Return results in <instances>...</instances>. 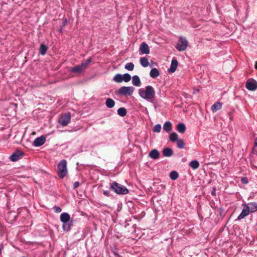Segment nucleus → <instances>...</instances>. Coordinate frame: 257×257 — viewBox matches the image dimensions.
<instances>
[{
    "mask_svg": "<svg viewBox=\"0 0 257 257\" xmlns=\"http://www.w3.org/2000/svg\"><path fill=\"white\" fill-rule=\"evenodd\" d=\"M149 156L153 159H158L160 156V153L157 149L152 150L149 154Z\"/></svg>",
    "mask_w": 257,
    "mask_h": 257,
    "instance_id": "nucleus-16",
    "label": "nucleus"
},
{
    "mask_svg": "<svg viewBox=\"0 0 257 257\" xmlns=\"http://www.w3.org/2000/svg\"><path fill=\"white\" fill-rule=\"evenodd\" d=\"M254 147H257V137L255 139Z\"/></svg>",
    "mask_w": 257,
    "mask_h": 257,
    "instance_id": "nucleus-43",
    "label": "nucleus"
},
{
    "mask_svg": "<svg viewBox=\"0 0 257 257\" xmlns=\"http://www.w3.org/2000/svg\"><path fill=\"white\" fill-rule=\"evenodd\" d=\"M132 83L136 86H140L141 84V80L138 75H134L132 77Z\"/></svg>",
    "mask_w": 257,
    "mask_h": 257,
    "instance_id": "nucleus-21",
    "label": "nucleus"
},
{
    "mask_svg": "<svg viewBox=\"0 0 257 257\" xmlns=\"http://www.w3.org/2000/svg\"><path fill=\"white\" fill-rule=\"evenodd\" d=\"M161 130V125L160 124H156L153 128V132L156 133H160Z\"/></svg>",
    "mask_w": 257,
    "mask_h": 257,
    "instance_id": "nucleus-36",
    "label": "nucleus"
},
{
    "mask_svg": "<svg viewBox=\"0 0 257 257\" xmlns=\"http://www.w3.org/2000/svg\"><path fill=\"white\" fill-rule=\"evenodd\" d=\"M47 50H48V47L46 45H45L43 44H41L40 47V50H39V52L41 55H44L46 54Z\"/></svg>",
    "mask_w": 257,
    "mask_h": 257,
    "instance_id": "nucleus-29",
    "label": "nucleus"
},
{
    "mask_svg": "<svg viewBox=\"0 0 257 257\" xmlns=\"http://www.w3.org/2000/svg\"><path fill=\"white\" fill-rule=\"evenodd\" d=\"M246 205L248 206L250 213L255 212L257 210V203L255 202L248 203Z\"/></svg>",
    "mask_w": 257,
    "mask_h": 257,
    "instance_id": "nucleus-15",
    "label": "nucleus"
},
{
    "mask_svg": "<svg viewBox=\"0 0 257 257\" xmlns=\"http://www.w3.org/2000/svg\"><path fill=\"white\" fill-rule=\"evenodd\" d=\"M140 63L141 65L144 67H147L149 64L148 59L145 57H141L140 58Z\"/></svg>",
    "mask_w": 257,
    "mask_h": 257,
    "instance_id": "nucleus-28",
    "label": "nucleus"
},
{
    "mask_svg": "<svg viewBox=\"0 0 257 257\" xmlns=\"http://www.w3.org/2000/svg\"><path fill=\"white\" fill-rule=\"evenodd\" d=\"M113 80L117 83H121L123 81L122 75L120 74H116L113 78Z\"/></svg>",
    "mask_w": 257,
    "mask_h": 257,
    "instance_id": "nucleus-30",
    "label": "nucleus"
},
{
    "mask_svg": "<svg viewBox=\"0 0 257 257\" xmlns=\"http://www.w3.org/2000/svg\"><path fill=\"white\" fill-rule=\"evenodd\" d=\"M23 156V153L21 152H16L10 157V159L12 161L16 162L22 158Z\"/></svg>",
    "mask_w": 257,
    "mask_h": 257,
    "instance_id": "nucleus-12",
    "label": "nucleus"
},
{
    "mask_svg": "<svg viewBox=\"0 0 257 257\" xmlns=\"http://www.w3.org/2000/svg\"><path fill=\"white\" fill-rule=\"evenodd\" d=\"M45 137L43 136H41L40 137H38L35 139L33 142V145L35 147H40L45 143Z\"/></svg>",
    "mask_w": 257,
    "mask_h": 257,
    "instance_id": "nucleus-10",
    "label": "nucleus"
},
{
    "mask_svg": "<svg viewBox=\"0 0 257 257\" xmlns=\"http://www.w3.org/2000/svg\"><path fill=\"white\" fill-rule=\"evenodd\" d=\"M71 119V113L67 112L66 114L61 116L59 119V123L62 126H66L68 123L70 121Z\"/></svg>",
    "mask_w": 257,
    "mask_h": 257,
    "instance_id": "nucleus-7",
    "label": "nucleus"
},
{
    "mask_svg": "<svg viewBox=\"0 0 257 257\" xmlns=\"http://www.w3.org/2000/svg\"><path fill=\"white\" fill-rule=\"evenodd\" d=\"M117 114L121 117H123V116H125L127 113L126 109L124 107L119 108L117 109Z\"/></svg>",
    "mask_w": 257,
    "mask_h": 257,
    "instance_id": "nucleus-27",
    "label": "nucleus"
},
{
    "mask_svg": "<svg viewBox=\"0 0 257 257\" xmlns=\"http://www.w3.org/2000/svg\"><path fill=\"white\" fill-rule=\"evenodd\" d=\"M254 67L256 69H257V61L255 62V65H254Z\"/></svg>",
    "mask_w": 257,
    "mask_h": 257,
    "instance_id": "nucleus-45",
    "label": "nucleus"
},
{
    "mask_svg": "<svg viewBox=\"0 0 257 257\" xmlns=\"http://www.w3.org/2000/svg\"><path fill=\"white\" fill-rule=\"evenodd\" d=\"M178 66V61L176 59L173 58L172 60L170 68L169 69V72L170 73L174 72Z\"/></svg>",
    "mask_w": 257,
    "mask_h": 257,
    "instance_id": "nucleus-14",
    "label": "nucleus"
},
{
    "mask_svg": "<svg viewBox=\"0 0 257 257\" xmlns=\"http://www.w3.org/2000/svg\"><path fill=\"white\" fill-rule=\"evenodd\" d=\"M159 71L156 68H152L150 72V75L153 78H155L160 75Z\"/></svg>",
    "mask_w": 257,
    "mask_h": 257,
    "instance_id": "nucleus-23",
    "label": "nucleus"
},
{
    "mask_svg": "<svg viewBox=\"0 0 257 257\" xmlns=\"http://www.w3.org/2000/svg\"><path fill=\"white\" fill-rule=\"evenodd\" d=\"M242 206L243 207V209H242L240 214L237 217V220H240L244 218L245 217L248 216L250 213L248 206L246 205V204H243Z\"/></svg>",
    "mask_w": 257,
    "mask_h": 257,
    "instance_id": "nucleus-9",
    "label": "nucleus"
},
{
    "mask_svg": "<svg viewBox=\"0 0 257 257\" xmlns=\"http://www.w3.org/2000/svg\"><path fill=\"white\" fill-rule=\"evenodd\" d=\"M222 104L219 102H215L211 106V110L215 112L222 108Z\"/></svg>",
    "mask_w": 257,
    "mask_h": 257,
    "instance_id": "nucleus-20",
    "label": "nucleus"
},
{
    "mask_svg": "<svg viewBox=\"0 0 257 257\" xmlns=\"http://www.w3.org/2000/svg\"><path fill=\"white\" fill-rule=\"evenodd\" d=\"M135 90L133 86H122L117 91V94L124 96H131Z\"/></svg>",
    "mask_w": 257,
    "mask_h": 257,
    "instance_id": "nucleus-5",
    "label": "nucleus"
},
{
    "mask_svg": "<svg viewBox=\"0 0 257 257\" xmlns=\"http://www.w3.org/2000/svg\"><path fill=\"white\" fill-rule=\"evenodd\" d=\"M124 68L128 71H133L134 69V64L132 62L127 63L125 65Z\"/></svg>",
    "mask_w": 257,
    "mask_h": 257,
    "instance_id": "nucleus-33",
    "label": "nucleus"
},
{
    "mask_svg": "<svg viewBox=\"0 0 257 257\" xmlns=\"http://www.w3.org/2000/svg\"><path fill=\"white\" fill-rule=\"evenodd\" d=\"M188 46V42L185 37H180L179 38L176 48L180 52L185 51Z\"/></svg>",
    "mask_w": 257,
    "mask_h": 257,
    "instance_id": "nucleus-6",
    "label": "nucleus"
},
{
    "mask_svg": "<svg viewBox=\"0 0 257 257\" xmlns=\"http://www.w3.org/2000/svg\"><path fill=\"white\" fill-rule=\"evenodd\" d=\"M60 219L62 222L68 221L70 220V216L68 213L64 212L60 215Z\"/></svg>",
    "mask_w": 257,
    "mask_h": 257,
    "instance_id": "nucleus-22",
    "label": "nucleus"
},
{
    "mask_svg": "<svg viewBox=\"0 0 257 257\" xmlns=\"http://www.w3.org/2000/svg\"><path fill=\"white\" fill-rule=\"evenodd\" d=\"M241 182L242 184H246L248 183V179L247 177H242L241 178Z\"/></svg>",
    "mask_w": 257,
    "mask_h": 257,
    "instance_id": "nucleus-38",
    "label": "nucleus"
},
{
    "mask_svg": "<svg viewBox=\"0 0 257 257\" xmlns=\"http://www.w3.org/2000/svg\"><path fill=\"white\" fill-rule=\"evenodd\" d=\"M105 105L108 108H111L114 107L115 102L112 99L108 98L106 100Z\"/></svg>",
    "mask_w": 257,
    "mask_h": 257,
    "instance_id": "nucleus-25",
    "label": "nucleus"
},
{
    "mask_svg": "<svg viewBox=\"0 0 257 257\" xmlns=\"http://www.w3.org/2000/svg\"><path fill=\"white\" fill-rule=\"evenodd\" d=\"M177 147L178 148L182 149L184 148L185 143L182 139H179L177 142Z\"/></svg>",
    "mask_w": 257,
    "mask_h": 257,
    "instance_id": "nucleus-31",
    "label": "nucleus"
},
{
    "mask_svg": "<svg viewBox=\"0 0 257 257\" xmlns=\"http://www.w3.org/2000/svg\"><path fill=\"white\" fill-rule=\"evenodd\" d=\"M163 128L164 131L169 133L172 130V124L170 121H166L163 124Z\"/></svg>",
    "mask_w": 257,
    "mask_h": 257,
    "instance_id": "nucleus-19",
    "label": "nucleus"
},
{
    "mask_svg": "<svg viewBox=\"0 0 257 257\" xmlns=\"http://www.w3.org/2000/svg\"><path fill=\"white\" fill-rule=\"evenodd\" d=\"M53 209H54V211L57 213L61 212L62 211V209L60 207L56 206H55L53 207Z\"/></svg>",
    "mask_w": 257,
    "mask_h": 257,
    "instance_id": "nucleus-37",
    "label": "nucleus"
},
{
    "mask_svg": "<svg viewBox=\"0 0 257 257\" xmlns=\"http://www.w3.org/2000/svg\"><path fill=\"white\" fill-rule=\"evenodd\" d=\"M110 189L119 195H125L129 193V190L126 187L115 181L110 184Z\"/></svg>",
    "mask_w": 257,
    "mask_h": 257,
    "instance_id": "nucleus-2",
    "label": "nucleus"
},
{
    "mask_svg": "<svg viewBox=\"0 0 257 257\" xmlns=\"http://www.w3.org/2000/svg\"><path fill=\"white\" fill-rule=\"evenodd\" d=\"M162 153L164 157H170L173 155V151L171 148H165L162 151Z\"/></svg>",
    "mask_w": 257,
    "mask_h": 257,
    "instance_id": "nucleus-17",
    "label": "nucleus"
},
{
    "mask_svg": "<svg viewBox=\"0 0 257 257\" xmlns=\"http://www.w3.org/2000/svg\"><path fill=\"white\" fill-rule=\"evenodd\" d=\"M115 257H121L119 255L117 254V253H115Z\"/></svg>",
    "mask_w": 257,
    "mask_h": 257,
    "instance_id": "nucleus-44",
    "label": "nucleus"
},
{
    "mask_svg": "<svg viewBox=\"0 0 257 257\" xmlns=\"http://www.w3.org/2000/svg\"><path fill=\"white\" fill-rule=\"evenodd\" d=\"M128 225V224H126L125 225V227L126 228V227Z\"/></svg>",
    "mask_w": 257,
    "mask_h": 257,
    "instance_id": "nucleus-46",
    "label": "nucleus"
},
{
    "mask_svg": "<svg viewBox=\"0 0 257 257\" xmlns=\"http://www.w3.org/2000/svg\"><path fill=\"white\" fill-rule=\"evenodd\" d=\"M57 173L58 176L62 179L67 174V162L63 159L60 161L57 166Z\"/></svg>",
    "mask_w": 257,
    "mask_h": 257,
    "instance_id": "nucleus-4",
    "label": "nucleus"
},
{
    "mask_svg": "<svg viewBox=\"0 0 257 257\" xmlns=\"http://www.w3.org/2000/svg\"><path fill=\"white\" fill-rule=\"evenodd\" d=\"M139 95L143 99L150 100L153 99L155 96L154 88L151 85H148L145 89L142 88L139 90Z\"/></svg>",
    "mask_w": 257,
    "mask_h": 257,
    "instance_id": "nucleus-1",
    "label": "nucleus"
},
{
    "mask_svg": "<svg viewBox=\"0 0 257 257\" xmlns=\"http://www.w3.org/2000/svg\"><path fill=\"white\" fill-rule=\"evenodd\" d=\"M79 185V182H78V181H76L74 182V184H73V188L74 189H76L78 186Z\"/></svg>",
    "mask_w": 257,
    "mask_h": 257,
    "instance_id": "nucleus-41",
    "label": "nucleus"
},
{
    "mask_svg": "<svg viewBox=\"0 0 257 257\" xmlns=\"http://www.w3.org/2000/svg\"><path fill=\"white\" fill-rule=\"evenodd\" d=\"M139 50L143 54H148L150 53L149 46L146 42H143L141 44Z\"/></svg>",
    "mask_w": 257,
    "mask_h": 257,
    "instance_id": "nucleus-11",
    "label": "nucleus"
},
{
    "mask_svg": "<svg viewBox=\"0 0 257 257\" xmlns=\"http://www.w3.org/2000/svg\"><path fill=\"white\" fill-rule=\"evenodd\" d=\"M92 61L91 57H89L81 64L70 68L69 71L72 73L80 74L84 72L88 64Z\"/></svg>",
    "mask_w": 257,
    "mask_h": 257,
    "instance_id": "nucleus-3",
    "label": "nucleus"
},
{
    "mask_svg": "<svg viewBox=\"0 0 257 257\" xmlns=\"http://www.w3.org/2000/svg\"><path fill=\"white\" fill-rule=\"evenodd\" d=\"M178 177L179 174L175 171H172L170 174V177L173 180H176L178 178Z\"/></svg>",
    "mask_w": 257,
    "mask_h": 257,
    "instance_id": "nucleus-32",
    "label": "nucleus"
},
{
    "mask_svg": "<svg viewBox=\"0 0 257 257\" xmlns=\"http://www.w3.org/2000/svg\"><path fill=\"white\" fill-rule=\"evenodd\" d=\"M245 87L249 91H254L257 89V81L253 79H248L245 83Z\"/></svg>",
    "mask_w": 257,
    "mask_h": 257,
    "instance_id": "nucleus-8",
    "label": "nucleus"
},
{
    "mask_svg": "<svg viewBox=\"0 0 257 257\" xmlns=\"http://www.w3.org/2000/svg\"><path fill=\"white\" fill-rule=\"evenodd\" d=\"M103 194L107 197H109L110 196V192L108 190L104 191Z\"/></svg>",
    "mask_w": 257,
    "mask_h": 257,
    "instance_id": "nucleus-40",
    "label": "nucleus"
},
{
    "mask_svg": "<svg viewBox=\"0 0 257 257\" xmlns=\"http://www.w3.org/2000/svg\"><path fill=\"white\" fill-rule=\"evenodd\" d=\"M186 129V126L183 122H180L177 125L176 130L181 134H184L185 132Z\"/></svg>",
    "mask_w": 257,
    "mask_h": 257,
    "instance_id": "nucleus-18",
    "label": "nucleus"
},
{
    "mask_svg": "<svg viewBox=\"0 0 257 257\" xmlns=\"http://www.w3.org/2000/svg\"><path fill=\"white\" fill-rule=\"evenodd\" d=\"M62 228L64 231H69L71 229V226L73 225V221L69 220L62 222Z\"/></svg>",
    "mask_w": 257,
    "mask_h": 257,
    "instance_id": "nucleus-13",
    "label": "nucleus"
},
{
    "mask_svg": "<svg viewBox=\"0 0 257 257\" xmlns=\"http://www.w3.org/2000/svg\"><path fill=\"white\" fill-rule=\"evenodd\" d=\"M169 138L170 141L173 143L176 142L179 140L178 134L175 132L172 133Z\"/></svg>",
    "mask_w": 257,
    "mask_h": 257,
    "instance_id": "nucleus-24",
    "label": "nucleus"
},
{
    "mask_svg": "<svg viewBox=\"0 0 257 257\" xmlns=\"http://www.w3.org/2000/svg\"><path fill=\"white\" fill-rule=\"evenodd\" d=\"M67 20L66 18H65L64 19H63V21L62 26H61L60 28L58 30V31L59 33H62L63 30L64 28L65 27V26L67 25Z\"/></svg>",
    "mask_w": 257,
    "mask_h": 257,
    "instance_id": "nucleus-35",
    "label": "nucleus"
},
{
    "mask_svg": "<svg viewBox=\"0 0 257 257\" xmlns=\"http://www.w3.org/2000/svg\"><path fill=\"white\" fill-rule=\"evenodd\" d=\"M4 249V245L3 244H0V255L2 254V251Z\"/></svg>",
    "mask_w": 257,
    "mask_h": 257,
    "instance_id": "nucleus-42",
    "label": "nucleus"
},
{
    "mask_svg": "<svg viewBox=\"0 0 257 257\" xmlns=\"http://www.w3.org/2000/svg\"><path fill=\"white\" fill-rule=\"evenodd\" d=\"M131 76L128 73H125L122 75V79L123 81H124L125 82H129L131 79Z\"/></svg>",
    "mask_w": 257,
    "mask_h": 257,
    "instance_id": "nucleus-34",
    "label": "nucleus"
},
{
    "mask_svg": "<svg viewBox=\"0 0 257 257\" xmlns=\"http://www.w3.org/2000/svg\"><path fill=\"white\" fill-rule=\"evenodd\" d=\"M189 166L193 170L198 169L199 167V163L197 160H193L190 162Z\"/></svg>",
    "mask_w": 257,
    "mask_h": 257,
    "instance_id": "nucleus-26",
    "label": "nucleus"
},
{
    "mask_svg": "<svg viewBox=\"0 0 257 257\" xmlns=\"http://www.w3.org/2000/svg\"><path fill=\"white\" fill-rule=\"evenodd\" d=\"M216 188L215 187H213L212 188V190L211 191V195L212 196H215L216 195Z\"/></svg>",
    "mask_w": 257,
    "mask_h": 257,
    "instance_id": "nucleus-39",
    "label": "nucleus"
}]
</instances>
